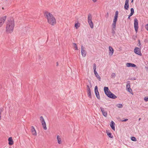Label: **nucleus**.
<instances>
[{"instance_id": "nucleus-10", "label": "nucleus", "mask_w": 148, "mask_h": 148, "mask_svg": "<svg viewBox=\"0 0 148 148\" xmlns=\"http://www.w3.org/2000/svg\"><path fill=\"white\" fill-rule=\"evenodd\" d=\"M6 18V16L0 18V27H1L4 23L5 21Z\"/></svg>"}, {"instance_id": "nucleus-32", "label": "nucleus", "mask_w": 148, "mask_h": 148, "mask_svg": "<svg viewBox=\"0 0 148 148\" xmlns=\"http://www.w3.org/2000/svg\"><path fill=\"white\" fill-rule=\"evenodd\" d=\"M131 13H132L134 14V9L133 8H132L131 9Z\"/></svg>"}, {"instance_id": "nucleus-14", "label": "nucleus", "mask_w": 148, "mask_h": 148, "mask_svg": "<svg viewBox=\"0 0 148 148\" xmlns=\"http://www.w3.org/2000/svg\"><path fill=\"white\" fill-rule=\"evenodd\" d=\"M31 130L33 135L34 136L36 135L37 134L36 131L34 127L33 126H32L31 127Z\"/></svg>"}, {"instance_id": "nucleus-3", "label": "nucleus", "mask_w": 148, "mask_h": 148, "mask_svg": "<svg viewBox=\"0 0 148 148\" xmlns=\"http://www.w3.org/2000/svg\"><path fill=\"white\" fill-rule=\"evenodd\" d=\"M104 90L105 94L109 98L115 99L117 97L115 95L110 91L108 87H105L104 88Z\"/></svg>"}, {"instance_id": "nucleus-23", "label": "nucleus", "mask_w": 148, "mask_h": 148, "mask_svg": "<svg viewBox=\"0 0 148 148\" xmlns=\"http://www.w3.org/2000/svg\"><path fill=\"white\" fill-rule=\"evenodd\" d=\"M73 47L74 48H75V50H78L77 47V44L75 43H73Z\"/></svg>"}, {"instance_id": "nucleus-8", "label": "nucleus", "mask_w": 148, "mask_h": 148, "mask_svg": "<svg viewBox=\"0 0 148 148\" xmlns=\"http://www.w3.org/2000/svg\"><path fill=\"white\" fill-rule=\"evenodd\" d=\"M134 51L136 54L139 56H142V54L141 52V50L139 48L137 47H135Z\"/></svg>"}, {"instance_id": "nucleus-27", "label": "nucleus", "mask_w": 148, "mask_h": 148, "mask_svg": "<svg viewBox=\"0 0 148 148\" xmlns=\"http://www.w3.org/2000/svg\"><path fill=\"white\" fill-rule=\"evenodd\" d=\"M116 106L119 108H121L123 107V105L121 104H118L116 105Z\"/></svg>"}, {"instance_id": "nucleus-24", "label": "nucleus", "mask_w": 148, "mask_h": 148, "mask_svg": "<svg viewBox=\"0 0 148 148\" xmlns=\"http://www.w3.org/2000/svg\"><path fill=\"white\" fill-rule=\"evenodd\" d=\"M129 7V4H125L124 5V8L126 10H128Z\"/></svg>"}, {"instance_id": "nucleus-37", "label": "nucleus", "mask_w": 148, "mask_h": 148, "mask_svg": "<svg viewBox=\"0 0 148 148\" xmlns=\"http://www.w3.org/2000/svg\"><path fill=\"white\" fill-rule=\"evenodd\" d=\"M125 4H129V0H126Z\"/></svg>"}, {"instance_id": "nucleus-46", "label": "nucleus", "mask_w": 148, "mask_h": 148, "mask_svg": "<svg viewBox=\"0 0 148 148\" xmlns=\"http://www.w3.org/2000/svg\"><path fill=\"white\" fill-rule=\"evenodd\" d=\"M140 119H140V118L139 119H138L139 121H140Z\"/></svg>"}, {"instance_id": "nucleus-36", "label": "nucleus", "mask_w": 148, "mask_h": 148, "mask_svg": "<svg viewBox=\"0 0 148 148\" xmlns=\"http://www.w3.org/2000/svg\"><path fill=\"white\" fill-rule=\"evenodd\" d=\"M144 99L145 101H148V97H145Z\"/></svg>"}, {"instance_id": "nucleus-29", "label": "nucleus", "mask_w": 148, "mask_h": 148, "mask_svg": "<svg viewBox=\"0 0 148 148\" xmlns=\"http://www.w3.org/2000/svg\"><path fill=\"white\" fill-rule=\"evenodd\" d=\"M131 140H132L135 141L136 140V138L133 136L132 137H131Z\"/></svg>"}, {"instance_id": "nucleus-39", "label": "nucleus", "mask_w": 148, "mask_h": 148, "mask_svg": "<svg viewBox=\"0 0 148 148\" xmlns=\"http://www.w3.org/2000/svg\"><path fill=\"white\" fill-rule=\"evenodd\" d=\"M131 80H134L136 79V78L135 77H132L131 78Z\"/></svg>"}, {"instance_id": "nucleus-21", "label": "nucleus", "mask_w": 148, "mask_h": 148, "mask_svg": "<svg viewBox=\"0 0 148 148\" xmlns=\"http://www.w3.org/2000/svg\"><path fill=\"white\" fill-rule=\"evenodd\" d=\"M126 88H130V81H127V82Z\"/></svg>"}, {"instance_id": "nucleus-19", "label": "nucleus", "mask_w": 148, "mask_h": 148, "mask_svg": "<svg viewBox=\"0 0 148 148\" xmlns=\"http://www.w3.org/2000/svg\"><path fill=\"white\" fill-rule=\"evenodd\" d=\"M57 139L58 140V143L59 144H60L61 143V139L60 136L59 135L57 136Z\"/></svg>"}, {"instance_id": "nucleus-2", "label": "nucleus", "mask_w": 148, "mask_h": 148, "mask_svg": "<svg viewBox=\"0 0 148 148\" xmlns=\"http://www.w3.org/2000/svg\"><path fill=\"white\" fill-rule=\"evenodd\" d=\"M14 23L13 20H8L6 23V31L8 33H11L13 30Z\"/></svg>"}, {"instance_id": "nucleus-6", "label": "nucleus", "mask_w": 148, "mask_h": 148, "mask_svg": "<svg viewBox=\"0 0 148 148\" xmlns=\"http://www.w3.org/2000/svg\"><path fill=\"white\" fill-rule=\"evenodd\" d=\"M40 119L43 129L45 130H47V128L46 127V123L42 116H40Z\"/></svg>"}, {"instance_id": "nucleus-47", "label": "nucleus", "mask_w": 148, "mask_h": 148, "mask_svg": "<svg viewBox=\"0 0 148 148\" xmlns=\"http://www.w3.org/2000/svg\"><path fill=\"white\" fill-rule=\"evenodd\" d=\"M58 62H57V66H58Z\"/></svg>"}, {"instance_id": "nucleus-17", "label": "nucleus", "mask_w": 148, "mask_h": 148, "mask_svg": "<svg viewBox=\"0 0 148 148\" xmlns=\"http://www.w3.org/2000/svg\"><path fill=\"white\" fill-rule=\"evenodd\" d=\"M115 125L113 121H112L111 123L110 124V126L112 129L114 130H115Z\"/></svg>"}, {"instance_id": "nucleus-35", "label": "nucleus", "mask_w": 148, "mask_h": 148, "mask_svg": "<svg viewBox=\"0 0 148 148\" xmlns=\"http://www.w3.org/2000/svg\"><path fill=\"white\" fill-rule=\"evenodd\" d=\"M116 29H114L113 28H113L112 29V33L113 34H114L115 33V32L114 31V30H115Z\"/></svg>"}, {"instance_id": "nucleus-45", "label": "nucleus", "mask_w": 148, "mask_h": 148, "mask_svg": "<svg viewBox=\"0 0 148 148\" xmlns=\"http://www.w3.org/2000/svg\"><path fill=\"white\" fill-rule=\"evenodd\" d=\"M133 0H132V1H131V2H132H132H133Z\"/></svg>"}, {"instance_id": "nucleus-1", "label": "nucleus", "mask_w": 148, "mask_h": 148, "mask_svg": "<svg viewBox=\"0 0 148 148\" xmlns=\"http://www.w3.org/2000/svg\"><path fill=\"white\" fill-rule=\"evenodd\" d=\"M44 15L47 20L48 22L52 25H54L56 23V20L53 15L48 12H45Z\"/></svg>"}, {"instance_id": "nucleus-18", "label": "nucleus", "mask_w": 148, "mask_h": 148, "mask_svg": "<svg viewBox=\"0 0 148 148\" xmlns=\"http://www.w3.org/2000/svg\"><path fill=\"white\" fill-rule=\"evenodd\" d=\"M94 73L95 74V76L100 81L101 79V78L100 76L98 74L97 71L94 72Z\"/></svg>"}, {"instance_id": "nucleus-48", "label": "nucleus", "mask_w": 148, "mask_h": 148, "mask_svg": "<svg viewBox=\"0 0 148 148\" xmlns=\"http://www.w3.org/2000/svg\"><path fill=\"white\" fill-rule=\"evenodd\" d=\"M6 1H7V0H6Z\"/></svg>"}, {"instance_id": "nucleus-44", "label": "nucleus", "mask_w": 148, "mask_h": 148, "mask_svg": "<svg viewBox=\"0 0 148 148\" xmlns=\"http://www.w3.org/2000/svg\"><path fill=\"white\" fill-rule=\"evenodd\" d=\"M130 16H128V19H130Z\"/></svg>"}, {"instance_id": "nucleus-30", "label": "nucleus", "mask_w": 148, "mask_h": 148, "mask_svg": "<svg viewBox=\"0 0 148 148\" xmlns=\"http://www.w3.org/2000/svg\"><path fill=\"white\" fill-rule=\"evenodd\" d=\"M116 76L115 74L114 73H112L111 75V77H115Z\"/></svg>"}, {"instance_id": "nucleus-28", "label": "nucleus", "mask_w": 148, "mask_h": 148, "mask_svg": "<svg viewBox=\"0 0 148 148\" xmlns=\"http://www.w3.org/2000/svg\"><path fill=\"white\" fill-rule=\"evenodd\" d=\"M79 23H77L75 24V26L76 29L78 28V27H79Z\"/></svg>"}, {"instance_id": "nucleus-12", "label": "nucleus", "mask_w": 148, "mask_h": 148, "mask_svg": "<svg viewBox=\"0 0 148 148\" xmlns=\"http://www.w3.org/2000/svg\"><path fill=\"white\" fill-rule=\"evenodd\" d=\"M100 109L103 115L105 117H106L107 116V112L105 111L104 109L102 107H100Z\"/></svg>"}, {"instance_id": "nucleus-4", "label": "nucleus", "mask_w": 148, "mask_h": 148, "mask_svg": "<svg viewBox=\"0 0 148 148\" xmlns=\"http://www.w3.org/2000/svg\"><path fill=\"white\" fill-rule=\"evenodd\" d=\"M92 16L91 14L89 13L88 16V22L90 27L91 29H93L94 27L93 23L92 21Z\"/></svg>"}, {"instance_id": "nucleus-40", "label": "nucleus", "mask_w": 148, "mask_h": 148, "mask_svg": "<svg viewBox=\"0 0 148 148\" xmlns=\"http://www.w3.org/2000/svg\"><path fill=\"white\" fill-rule=\"evenodd\" d=\"M133 14L130 12V14L129 15V16H132L133 15Z\"/></svg>"}, {"instance_id": "nucleus-15", "label": "nucleus", "mask_w": 148, "mask_h": 148, "mask_svg": "<svg viewBox=\"0 0 148 148\" xmlns=\"http://www.w3.org/2000/svg\"><path fill=\"white\" fill-rule=\"evenodd\" d=\"M109 49L110 51L109 54L110 55L112 56L113 55L114 53L113 49L110 46L109 47Z\"/></svg>"}, {"instance_id": "nucleus-16", "label": "nucleus", "mask_w": 148, "mask_h": 148, "mask_svg": "<svg viewBox=\"0 0 148 148\" xmlns=\"http://www.w3.org/2000/svg\"><path fill=\"white\" fill-rule=\"evenodd\" d=\"M8 140L9 141V145H12L13 144L14 142L12 137H10L8 138Z\"/></svg>"}, {"instance_id": "nucleus-31", "label": "nucleus", "mask_w": 148, "mask_h": 148, "mask_svg": "<svg viewBox=\"0 0 148 148\" xmlns=\"http://www.w3.org/2000/svg\"><path fill=\"white\" fill-rule=\"evenodd\" d=\"M127 91L130 92H131L132 91V90L130 88H127Z\"/></svg>"}, {"instance_id": "nucleus-26", "label": "nucleus", "mask_w": 148, "mask_h": 148, "mask_svg": "<svg viewBox=\"0 0 148 148\" xmlns=\"http://www.w3.org/2000/svg\"><path fill=\"white\" fill-rule=\"evenodd\" d=\"M93 70L94 72L96 71V65L95 63L93 64Z\"/></svg>"}, {"instance_id": "nucleus-33", "label": "nucleus", "mask_w": 148, "mask_h": 148, "mask_svg": "<svg viewBox=\"0 0 148 148\" xmlns=\"http://www.w3.org/2000/svg\"><path fill=\"white\" fill-rule=\"evenodd\" d=\"M3 108H0V113L1 114V112H3Z\"/></svg>"}, {"instance_id": "nucleus-43", "label": "nucleus", "mask_w": 148, "mask_h": 148, "mask_svg": "<svg viewBox=\"0 0 148 148\" xmlns=\"http://www.w3.org/2000/svg\"><path fill=\"white\" fill-rule=\"evenodd\" d=\"M1 113H0V120H1Z\"/></svg>"}, {"instance_id": "nucleus-7", "label": "nucleus", "mask_w": 148, "mask_h": 148, "mask_svg": "<svg viewBox=\"0 0 148 148\" xmlns=\"http://www.w3.org/2000/svg\"><path fill=\"white\" fill-rule=\"evenodd\" d=\"M134 25L135 31L136 33H137L138 29V21L136 18L134 19Z\"/></svg>"}, {"instance_id": "nucleus-11", "label": "nucleus", "mask_w": 148, "mask_h": 148, "mask_svg": "<svg viewBox=\"0 0 148 148\" xmlns=\"http://www.w3.org/2000/svg\"><path fill=\"white\" fill-rule=\"evenodd\" d=\"M81 51L82 55L84 57L86 56V52L84 49V47L82 45L81 46Z\"/></svg>"}, {"instance_id": "nucleus-42", "label": "nucleus", "mask_w": 148, "mask_h": 148, "mask_svg": "<svg viewBox=\"0 0 148 148\" xmlns=\"http://www.w3.org/2000/svg\"><path fill=\"white\" fill-rule=\"evenodd\" d=\"M145 68L146 69V71L148 72V67H145Z\"/></svg>"}, {"instance_id": "nucleus-5", "label": "nucleus", "mask_w": 148, "mask_h": 148, "mask_svg": "<svg viewBox=\"0 0 148 148\" xmlns=\"http://www.w3.org/2000/svg\"><path fill=\"white\" fill-rule=\"evenodd\" d=\"M118 13L119 12L118 11H116L114 18L113 19V22L112 25V27L114 29H115L116 28V22L117 19Z\"/></svg>"}, {"instance_id": "nucleus-25", "label": "nucleus", "mask_w": 148, "mask_h": 148, "mask_svg": "<svg viewBox=\"0 0 148 148\" xmlns=\"http://www.w3.org/2000/svg\"><path fill=\"white\" fill-rule=\"evenodd\" d=\"M92 86L91 84H90V85H87V90H90V88Z\"/></svg>"}, {"instance_id": "nucleus-38", "label": "nucleus", "mask_w": 148, "mask_h": 148, "mask_svg": "<svg viewBox=\"0 0 148 148\" xmlns=\"http://www.w3.org/2000/svg\"><path fill=\"white\" fill-rule=\"evenodd\" d=\"M128 120L127 119H125L124 120H121V121L122 122H125L127 121Z\"/></svg>"}, {"instance_id": "nucleus-9", "label": "nucleus", "mask_w": 148, "mask_h": 148, "mask_svg": "<svg viewBox=\"0 0 148 148\" xmlns=\"http://www.w3.org/2000/svg\"><path fill=\"white\" fill-rule=\"evenodd\" d=\"M95 95L99 99H100V97L99 95V93L98 90V88L97 86H96L95 88Z\"/></svg>"}, {"instance_id": "nucleus-13", "label": "nucleus", "mask_w": 148, "mask_h": 148, "mask_svg": "<svg viewBox=\"0 0 148 148\" xmlns=\"http://www.w3.org/2000/svg\"><path fill=\"white\" fill-rule=\"evenodd\" d=\"M126 66L127 67H135L136 66L134 64L129 62L126 64Z\"/></svg>"}, {"instance_id": "nucleus-34", "label": "nucleus", "mask_w": 148, "mask_h": 148, "mask_svg": "<svg viewBox=\"0 0 148 148\" xmlns=\"http://www.w3.org/2000/svg\"><path fill=\"white\" fill-rule=\"evenodd\" d=\"M145 29L148 31V24H147L145 25Z\"/></svg>"}, {"instance_id": "nucleus-41", "label": "nucleus", "mask_w": 148, "mask_h": 148, "mask_svg": "<svg viewBox=\"0 0 148 148\" xmlns=\"http://www.w3.org/2000/svg\"><path fill=\"white\" fill-rule=\"evenodd\" d=\"M92 0L95 3V2H97V0Z\"/></svg>"}, {"instance_id": "nucleus-22", "label": "nucleus", "mask_w": 148, "mask_h": 148, "mask_svg": "<svg viewBox=\"0 0 148 148\" xmlns=\"http://www.w3.org/2000/svg\"><path fill=\"white\" fill-rule=\"evenodd\" d=\"M87 92L88 95V97L90 98H91V90H87Z\"/></svg>"}, {"instance_id": "nucleus-20", "label": "nucleus", "mask_w": 148, "mask_h": 148, "mask_svg": "<svg viewBox=\"0 0 148 148\" xmlns=\"http://www.w3.org/2000/svg\"><path fill=\"white\" fill-rule=\"evenodd\" d=\"M106 132L109 137L111 138H113V136L112 135L111 133L109 132L108 131H106Z\"/></svg>"}]
</instances>
